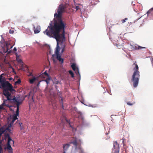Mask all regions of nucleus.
<instances>
[{
  "mask_svg": "<svg viewBox=\"0 0 153 153\" xmlns=\"http://www.w3.org/2000/svg\"><path fill=\"white\" fill-rule=\"evenodd\" d=\"M67 6V4H61L59 5L57 12L54 15L56 20L54 22V25H52L50 23L47 29L61 30L64 32L66 24L62 20V13L66 10Z\"/></svg>",
  "mask_w": 153,
  "mask_h": 153,
  "instance_id": "f257e3e1",
  "label": "nucleus"
},
{
  "mask_svg": "<svg viewBox=\"0 0 153 153\" xmlns=\"http://www.w3.org/2000/svg\"><path fill=\"white\" fill-rule=\"evenodd\" d=\"M43 33L49 37H53L56 40L57 45L55 50V53L56 54H59V42H61V44H62V42L65 40V30L63 32V31L61 30L47 29L43 32Z\"/></svg>",
  "mask_w": 153,
  "mask_h": 153,
  "instance_id": "f03ea898",
  "label": "nucleus"
},
{
  "mask_svg": "<svg viewBox=\"0 0 153 153\" xmlns=\"http://www.w3.org/2000/svg\"><path fill=\"white\" fill-rule=\"evenodd\" d=\"M0 88L3 89V94L6 96L7 100L13 101L11 98V93L14 90L12 85L9 83L6 79L2 80L0 81Z\"/></svg>",
  "mask_w": 153,
  "mask_h": 153,
  "instance_id": "7ed1b4c3",
  "label": "nucleus"
},
{
  "mask_svg": "<svg viewBox=\"0 0 153 153\" xmlns=\"http://www.w3.org/2000/svg\"><path fill=\"white\" fill-rule=\"evenodd\" d=\"M133 70L134 71L132 76L131 81L133 82V86L134 88H136L138 85L139 78L140 77V72L139 71V67L135 61L132 65Z\"/></svg>",
  "mask_w": 153,
  "mask_h": 153,
  "instance_id": "20e7f679",
  "label": "nucleus"
},
{
  "mask_svg": "<svg viewBox=\"0 0 153 153\" xmlns=\"http://www.w3.org/2000/svg\"><path fill=\"white\" fill-rule=\"evenodd\" d=\"M12 101L15 103L17 107L16 114L13 115V118L11 122V124H13L15 121L18 119L17 116L19 115V101H17L16 98L14 97L13 99V101Z\"/></svg>",
  "mask_w": 153,
  "mask_h": 153,
  "instance_id": "39448f33",
  "label": "nucleus"
},
{
  "mask_svg": "<svg viewBox=\"0 0 153 153\" xmlns=\"http://www.w3.org/2000/svg\"><path fill=\"white\" fill-rule=\"evenodd\" d=\"M73 141H71L70 144H72L75 147L76 150H79V153H83V150L82 149L80 145L77 142V138L73 137Z\"/></svg>",
  "mask_w": 153,
  "mask_h": 153,
  "instance_id": "423d86ee",
  "label": "nucleus"
},
{
  "mask_svg": "<svg viewBox=\"0 0 153 153\" xmlns=\"http://www.w3.org/2000/svg\"><path fill=\"white\" fill-rule=\"evenodd\" d=\"M4 45V47L3 48V51L4 53H6L9 49L12 48L13 47V45H11L9 42H5Z\"/></svg>",
  "mask_w": 153,
  "mask_h": 153,
  "instance_id": "0eeeda50",
  "label": "nucleus"
},
{
  "mask_svg": "<svg viewBox=\"0 0 153 153\" xmlns=\"http://www.w3.org/2000/svg\"><path fill=\"white\" fill-rule=\"evenodd\" d=\"M28 68L23 62L22 60L20 59V70L25 71L28 70Z\"/></svg>",
  "mask_w": 153,
  "mask_h": 153,
  "instance_id": "6e6552de",
  "label": "nucleus"
},
{
  "mask_svg": "<svg viewBox=\"0 0 153 153\" xmlns=\"http://www.w3.org/2000/svg\"><path fill=\"white\" fill-rule=\"evenodd\" d=\"M114 149L113 150L114 153H119L120 148L119 145L117 141H115L113 143Z\"/></svg>",
  "mask_w": 153,
  "mask_h": 153,
  "instance_id": "1a4fd4ad",
  "label": "nucleus"
},
{
  "mask_svg": "<svg viewBox=\"0 0 153 153\" xmlns=\"http://www.w3.org/2000/svg\"><path fill=\"white\" fill-rule=\"evenodd\" d=\"M50 94L53 97V98H51V103L53 106H56V105L55 103L56 102L55 99L56 98V95L54 93H53L52 94V93H50Z\"/></svg>",
  "mask_w": 153,
  "mask_h": 153,
  "instance_id": "9d476101",
  "label": "nucleus"
},
{
  "mask_svg": "<svg viewBox=\"0 0 153 153\" xmlns=\"http://www.w3.org/2000/svg\"><path fill=\"white\" fill-rule=\"evenodd\" d=\"M28 98L29 99H31L29 101V104L30 106V107L31 106L32 104H33V102H34V101L33 99V94H32V92L30 91L29 93V95L28 96Z\"/></svg>",
  "mask_w": 153,
  "mask_h": 153,
  "instance_id": "9b49d317",
  "label": "nucleus"
},
{
  "mask_svg": "<svg viewBox=\"0 0 153 153\" xmlns=\"http://www.w3.org/2000/svg\"><path fill=\"white\" fill-rule=\"evenodd\" d=\"M42 75V74L40 75V77L43 78H46V79L45 81L46 82L47 84H48L50 82V81L51 79V78L49 76H45V75Z\"/></svg>",
  "mask_w": 153,
  "mask_h": 153,
  "instance_id": "f8f14e48",
  "label": "nucleus"
},
{
  "mask_svg": "<svg viewBox=\"0 0 153 153\" xmlns=\"http://www.w3.org/2000/svg\"><path fill=\"white\" fill-rule=\"evenodd\" d=\"M33 29L35 33H38L40 31V27L38 25H37L36 27L34 26Z\"/></svg>",
  "mask_w": 153,
  "mask_h": 153,
  "instance_id": "ddd939ff",
  "label": "nucleus"
},
{
  "mask_svg": "<svg viewBox=\"0 0 153 153\" xmlns=\"http://www.w3.org/2000/svg\"><path fill=\"white\" fill-rule=\"evenodd\" d=\"M131 48L133 50H137V49H140L142 48H146L144 47H141L140 46H138L137 45L133 46L132 45H131Z\"/></svg>",
  "mask_w": 153,
  "mask_h": 153,
  "instance_id": "4468645a",
  "label": "nucleus"
},
{
  "mask_svg": "<svg viewBox=\"0 0 153 153\" xmlns=\"http://www.w3.org/2000/svg\"><path fill=\"white\" fill-rule=\"evenodd\" d=\"M33 78L32 79H29V82L30 84H33L36 80H37L38 78L36 77L32 76Z\"/></svg>",
  "mask_w": 153,
  "mask_h": 153,
  "instance_id": "2eb2a0df",
  "label": "nucleus"
},
{
  "mask_svg": "<svg viewBox=\"0 0 153 153\" xmlns=\"http://www.w3.org/2000/svg\"><path fill=\"white\" fill-rule=\"evenodd\" d=\"M20 125V131L21 130V133H24L25 132V127H24L23 125H22V123H20L19 124Z\"/></svg>",
  "mask_w": 153,
  "mask_h": 153,
  "instance_id": "dca6fc26",
  "label": "nucleus"
},
{
  "mask_svg": "<svg viewBox=\"0 0 153 153\" xmlns=\"http://www.w3.org/2000/svg\"><path fill=\"white\" fill-rule=\"evenodd\" d=\"M56 58L59 62H61L62 63H63V59L61 58L60 55L59 54H56Z\"/></svg>",
  "mask_w": 153,
  "mask_h": 153,
  "instance_id": "f3484780",
  "label": "nucleus"
},
{
  "mask_svg": "<svg viewBox=\"0 0 153 153\" xmlns=\"http://www.w3.org/2000/svg\"><path fill=\"white\" fill-rule=\"evenodd\" d=\"M7 100H7H7H5L3 101L2 104L0 105V109H3V106H8V104H7L6 103V101H7Z\"/></svg>",
  "mask_w": 153,
  "mask_h": 153,
  "instance_id": "a211bd4d",
  "label": "nucleus"
},
{
  "mask_svg": "<svg viewBox=\"0 0 153 153\" xmlns=\"http://www.w3.org/2000/svg\"><path fill=\"white\" fill-rule=\"evenodd\" d=\"M5 137H8V141H7V143H8L9 142V144H10V145L11 144V142H12L13 143H14V141L12 140V139H11V137H10L9 134H7L6 135Z\"/></svg>",
  "mask_w": 153,
  "mask_h": 153,
  "instance_id": "6ab92c4d",
  "label": "nucleus"
},
{
  "mask_svg": "<svg viewBox=\"0 0 153 153\" xmlns=\"http://www.w3.org/2000/svg\"><path fill=\"white\" fill-rule=\"evenodd\" d=\"M70 144H71L69 143V144H66L65 145H64L63 149L64 151H65L67 150L70 147Z\"/></svg>",
  "mask_w": 153,
  "mask_h": 153,
  "instance_id": "aec40b11",
  "label": "nucleus"
},
{
  "mask_svg": "<svg viewBox=\"0 0 153 153\" xmlns=\"http://www.w3.org/2000/svg\"><path fill=\"white\" fill-rule=\"evenodd\" d=\"M7 149L8 150H12V148L10 144H9V142L7 143V147L5 148V149Z\"/></svg>",
  "mask_w": 153,
  "mask_h": 153,
  "instance_id": "412c9836",
  "label": "nucleus"
},
{
  "mask_svg": "<svg viewBox=\"0 0 153 153\" xmlns=\"http://www.w3.org/2000/svg\"><path fill=\"white\" fill-rule=\"evenodd\" d=\"M32 129L34 132H36L39 131L38 128L36 127V126H32Z\"/></svg>",
  "mask_w": 153,
  "mask_h": 153,
  "instance_id": "4be33fe9",
  "label": "nucleus"
},
{
  "mask_svg": "<svg viewBox=\"0 0 153 153\" xmlns=\"http://www.w3.org/2000/svg\"><path fill=\"white\" fill-rule=\"evenodd\" d=\"M5 74H2L1 75H0V81L2 80H4L6 79V78L3 76V75H6Z\"/></svg>",
  "mask_w": 153,
  "mask_h": 153,
  "instance_id": "5701e85b",
  "label": "nucleus"
},
{
  "mask_svg": "<svg viewBox=\"0 0 153 153\" xmlns=\"http://www.w3.org/2000/svg\"><path fill=\"white\" fill-rule=\"evenodd\" d=\"M59 100L60 104L62 105V108H63L62 98L61 97H59Z\"/></svg>",
  "mask_w": 153,
  "mask_h": 153,
  "instance_id": "b1692460",
  "label": "nucleus"
},
{
  "mask_svg": "<svg viewBox=\"0 0 153 153\" xmlns=\"http://www.w3.org/2000/svg\"><path fill=\"white\" fill-rule=\"evenodd\" d=\"M71 67H72V69L74 70L75 71L76 70V69L78 68L76 67V65L73 63L71 65Z\"/></svg>",
  "mask_w": 153,
  "mask_h": 153,
  "instance_id": "393cba45",
  "label": "nucleus"
},
{
  "mask_svg": "<svg viewBox=\"0 0 153 153\" xmlns=\"http://www.w3.org/2000/svg\"><path fill=\"white\" fill-rule=\"evenodd\" d=\"M75 71V73L77 76H79L80 77V74L79 73V69L78 68L76 70L74 71Z\"/></svg>",
  "mask_w": 153,
  "mask_h": 153,
  "instance_id": "a878e982",
  "label": "nucleus"
},
{
  "mask_svg": "<svg viewBox=\"0 0 153 153\" xmlns=\"http://www.w3.org/2000/svg\"><path fill=\"white\" fill-rule=\"evenodd\" d=\"M26 95L24 96V97H23V98H21V99H20V105L22 103V101L25 99V97H27Z\"/></svg>",
  "mask_w": 153,
  "mask_h": 153,
  "instance_id": "bb28decb",
  "label": "nucleus"
},
{
  "mask_svg": "<svg viewBox=\"0 0 153 153\" xmlns=\"http://www.w3.org/2000/svg\"><path fill=\"white\" fill-rule=\"evenodd\" d=\"M4 130L2 128H0V136H1V135L4 133Z\"/></svg>",
  "mask_w": 153,
  "mask_h": 153,
  "instance_id": "cd10ccee",
  "label": "nucleus"
},
{
  "mask_svg": "<svg viewBox=\"0 0 153 153\" xmlns=\"http://www.w3.org/2000/svg\"><path fill=\"white\" fill-rule=\"evenodd\" d=\"M69 73L71 75V76L72 78L74 77V74L72 71L70 70L69 71Z\"/></svg>",
  "mask_w": 153,
  "mask_h": 153,
  "instance_id": "c85d7f7f",
  "label": "nucleus"
},
{
  "mask_svg": "<svg viewBox=\"0 0 153 153\" xmlns=\"http://www.w3.org/2000/svg\"><path fill=\"white\" fill-rule=\"evenodd\" d=\"M152 11H153V7L150 9L147 12V13L148 14H149L151 13Z\"/></svg>",
  "mask_w": 153,
  "mask_h": 153,
  "instance_id": "c756f323",
  "label": "nucleus"
},
{
  "mask_svg": "<svg viewBox=\"0 0 153 153\" xmlns=\"http://www.w3.org/2000/svg\"><path fill=\"white\" fill-rule=\"evenodd\" d=\"M65 45H64L62 46V51H61V53H62L64 51H65Z\"/></svg>",
  "mask_w": 153,
  "mask_h": 153,
  "instance_id": "7c9ffc66",
  "label": "nucleus"
},
{
  "mask_svg": "<svg viewBox=\"0 0 153 153\" xmlns=\"http://www.w3.org/2000/svg\"><path fill=\"white\" fill-rule=\"evenodd\" d=\"M128 19L127 18H125V19H122L121 21L123 23H124L126 22V21Z\"/></svg>",
  "mask_w": 153,
  "mask_h": 153,
  "instance_id": "2f4dec72",
  "label": "nucleus"
},
{
  "mask_svg": "<svg viewBox=\"0 0 153 153\" xmlns=\"http://www.w3.org/2000/svg\"><path fill=\"white\" fill-rule=\"evenodd\" d=\"M127 104L130 105H133L135 103V102H133V103H131L130 102H128L127 103Z\"/></svg>",
  "mask_w": 153,
  "mask_h": 153,
  "instance_id": "473e14b6",
  "label": "nucleus"
},
{
  "mask_svg": "<svg viewBox=\"0 0 153 153\" xmlns=\"http://www.w3.org/2000/svg\"><path fill=\"white\" fill-rule=\"evenodd\" d=\"M45 75V76H49L48 74L47 73L46 71H45L43 73H42V75Z\"/></svg>",
  "mask_w": 153,
  "mask_h": 153,
  "instance_id": "72a5a7b5",
  "label": "nucleus"
},
{
  "mask_svg": "<svg viewBox=\"0 0 153 153\" xmlns=\"http://www.w3.org/2000/svg\"><path fill=\"white\" fill-rule=\"evenodd\" d=\"M19 84V79H18L16 82H15V85H16L17 84Z\"/></svg>",
  "mask_w": 153,
  "mask_h": 153,
  "instance_id": "f704fd0d",
  "label": "nucleus"
},
{
  "mask_svg": "<svg viewBox=\"0 0 153 153\" xmlns=\"http://www.w3.org/2000/svg\"><path fill=\"white\" fill-rule=\"evenodd\" d=\"M16 56V60L18 62H19V56L17 55Z\"/></svg>",
  "mask_w": 153,
  "mask_h": 153,
  "instance_id": "c9c22d12",
  "label": "nucleus"
},
{
  "mask_svg": "<svg viewBox=\"0 0 153 153\" xmlns=\"http://www.w3.org/2000/svg\"><path fill=\"white\" fill-rule=\"evenodd\" d=\"M14 30H10L9 31V33L11 34L13 33H14Z\"/></svg>",
  "mask_w": 153,
  "mask_h": 153,
  "instance_id": "e433bc0d",
  "label": "nucleus"
},
{
  "mask_svg": "<svg viewBox=\"0 0 153 153\" xmlns=\"http://www.w3.org/2000/svg\"><path fill=\"white\" fill-rule=\"evenodd\" d=\"M65 120H66V122H68V123L69 125H70V127H72V126L71 125V123H70V121L69 120H67L66 119Z\"/></svg>",
  "mask_w": 153,
  "mask_h": 153,
  "instance_id": "4c0bfd02",
  "label": "nucleus"
},
{
  "mask_svg": "<svg viewBox=\"0 0 153 153\" xmlns=\"http://www.w3.org/2000/svg\"><path fill=\"white\" fill-rule=\"evenodd\" d=\"M28 74H27V75L28 76H33L32 75V73L31 72H28Z\"/></svg>",
  "mask_w": 153,
  "mask_h": 153,
  "instance_id": "58836bf2",
  "label": "nucleus"
},
{
  "mask_svg": "<svg viewBox=\"0 0 153 153\" xmlns=\"http://www.w3.org/2000/svg\"><path fill=\"white\" fill-rule=\"evenodd\" d=\"M79 6H76V7L75 9H76V10H78L79 9Z\"/></svg>",
  "mask_w": 153,
  "mask_h": 153,
  "instance_id": "ea45409f",
  "label": "nucleus"
},
{
  "mask_svg": "<svg viewBox=\"0 0 153 153\" xmlns=\"http://www.w3.org/2000/svg\"><path fill=\"white\" fill-rule=\"evenodd\" d=\"M55 83L56 84H58L59 83V81H56L55 82Z\"/></svg>",
  "mask_w": 153,
  "mask_h": 153,
  "instance_id": "a19ab883",
  "label": "nucleus"
},
{
  "mask_svg": "<svg viewBox=\"0 0 153 153\" xmlns=\"http://www.w3.org/2000/svg\"><path fill=\"white\" fill-rule=\"evenodd\" d=\"M119 46L117 45V47H118L119 48H121Z\"/></svg>",
  "mask_w": 153,
  "mask_h": 153,
  "instance_id": "79ce46f5",
  "label": "nucleus"
},
{
  "mask_svg": "<svg viewBox=\"0 0 153 153\" xmlns=\"http://www.w3.org/2000/svg\"><path fill=\"white\" fill-rule=\"evenodd\" d=\"M16 50H17V49H16V48H15H15H14V49H13V50H14V51H16Z\"/></svg>",
  "mask_w": 153,
  "mask_h": 153,
  "instance_id": "37998d69",
  "label": "nucleus"
},
{
  "mask_svg": "<svg viewBox=\"0 0 153 153\" xmlns=\"http://www.w3.org/2000/svg\"><path fill=\"white\" fill-rule=\"evenodd\" d=\"M9 79L10 80H11L13 79V78H12L11 77V78H9Z\"/></svg>",
  "mask_w": 153,
  "mask_h": 153,
  "instance_id": "c03bdc74",
  "label": "nucleus"
},
{
  "mask_svg": "<svg viewBox=\"0 0 153 153\" xmlns=\"http://www.w3.org/2000/svg\"><path fill=\"white\" fill-rule=\"evenodd\" d=\"M57 94H58V95H59V94H60V92L59 91L58 93H57Z\"/></svg>",
  "mask_w": 153,
  "mask_h": 153,
  "instance_id": "a18cd8bd",
  "label": "nucleus"
},
{
  "mask_svg": "<svg viewBox=\"0 0 153 153\" xmlns=\"http://www.w3.org/2000/svg\"><path fill=\"white\" fill-rule=\"evenodd\" d=\"M124 140H123V144H124Z\"/></svg>",
  "mask_w": 153,
  "mask_h": 153,
  "instance_id": "49530a36",
  "label": "nucleus"
},
{
  "mask_svg": "<svg viewBox=\"0 0 153 153\" xmlns=\"http://www.w3.org/2000/svg\"><path fill=\"white\" fill-rule=\"evenodd\" d=\"M19 90H20V92L22 90V88H20Z\"/></svg>",
  "mask_w": 153,
  "mask_h": 153,
  "instance_id": "de8ad7c7",
  "label": "nucleus"
},
{
  "mask_svg": "<svg viewBox=\"0 0 153 153\" xmlns=\"http://www.w3.org/2000/svg\"><path fill=\"white\" fill-rule=\"evenodd\" d=\"M91 107H96L95 106H94V107H93V106H92V105H91Z\"/></svg>",
  "mask_w": 153,
  "mask_h": 153,
  "instance_id": "09e8293b",
  "label": "nucleus"
},
{
  "mask_svg": "<svg viewBox=\"0 0 153 153\" xmlns=\"http://www.w3.org/2000/svg\"><path fill=\"white\" fill-rule=\"evenodd\" d=\"M131 95L132 96V97H133V96L132 95V94H131Z\"/></svg>",
  "mask_w": 153,
  "mask_h": 153,
  "instance_id": "8fccbe9b",
  "label": "nucleus"
},
{
  "mask_svg": "<svg viewBox=\"0 0 153 153\" xmlns=\"http://www.w3.org/2000/svg\"><path fill=\"white\" fill-rule=\"evenodd\" d=\"M105 134H106V135H107L108 134V133H106Z\"/></svg>",
  "mask_w": 153,
  "mask_h": 153,
  "instance_id": "3c124183",
  "label": "nucleus"
},
{
  "mask_svg": "<svg viewBox=\"0 0 153 153\" xmlns=\"http://www.w3.org/2000/svg\"><path fill=\"white\" fill-rule=\"evenodd\" d=\"M19 82H20V83L21 82V80L20 79Z\"/></svg>",
  "mask_w": 153,
  "mask_h": 153,
  "instance_id": "603ef678",
  "label": "nucleus"
},
{
  "mask_svg": "<svg viewBox=\"0 0 153 153\" xmlns=\"http://www.w3.org/2000/svg\"><path fill=\"white\" fill-rule=\"evenodd\" d=\"M39 82L38 83V84H37V86H38L39 85Z\"/></svg>",
  "mask_w": 153,
  "mask_h": 153,
  "instance_id": "864d4df0",
  "label": "nucleus"
},
{
  "mask_svg": "<svg viewBox=\"0 0 153 153\" xmlns=\"http://www.w3.org/2000/svg\"><path fill=\"white\" fill-rule=\"evenodd\" d=\"M57 86H56V89H57Z\"/></svg>",
  "mask_w": 153,
  "mask_h": 153,
  "instance_id": "5fc2aeb1",
  "label": "nucleus"
},
{
  "mask_svg": "<svg viewBox=\"0 0 153 153\" xmlns=\"http://www.w3.org/2000/svg\"><path fill=\"white\" fill-rule=\"evenodd\" d=\"M63 153H65V151H64Z\"/></svg>",
  "mask_w": 153,
  "mask_h": 153,
  "instance_id": "6e6d98bb",
  "label": "nucleus"
},
{
  "mask_svg": "<svg viewBox=\"0 0 153 153\" xmlns=\"http://www.w3.org/2000/svg\"><path fill=\"white\" fill-rule=\"evenodd\" d=\"M2 152H0V153H2Z\"/></svg>",
  "mask_w": 153,
  "mask_h": 153,
  "instance_id": "4d7b16f0",
  "label": "nucleus"
},
{
  "mask_svg": "<svg viewBox=\"0 0 153 153\" xmlns=\"http://www.w3.org/2000/svg\"><path fill=\"white\" fill-rule=\"evenodd\" d=\"M1 110H0V113L1 112Z\"/></svg>",
  "mask_w": 153,
  "mask_h": 153,
  "instance_id": "13d9d810",
  "label": "nucleus"
}]
</instances>
